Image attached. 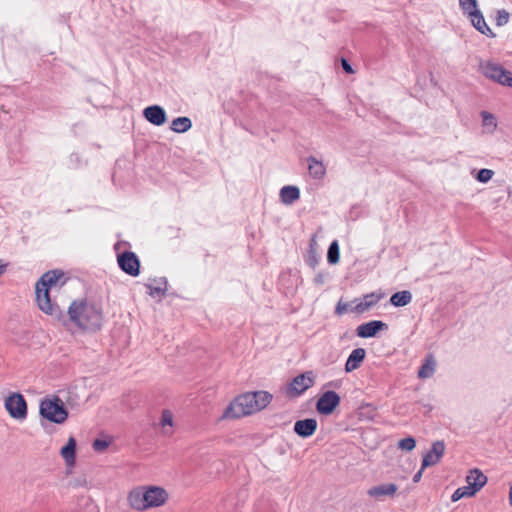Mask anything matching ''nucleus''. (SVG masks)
Here are the masks:
<instances>
[{
	"instance_id": "22",
	"label": "nucleus",
	"mask_w": 512,
	"mask_h": 512,
	"mask_svg": "<svg viewBox=\"0 0 512 512\" xmlns=\"http://www.w3.org/2000/svg\"><path fill=\"white\" fill-rule=\"evenodd\" d=\"M435 368H436V360L434 359V357L431 354L427 355L423 364L419 368L418 377L421 379H426V378L431 377L433 375V373L435 372Z\"/></svg>"
},
{
	"instance_id": "6",
	"label": "nucleus",
	"mask_w": 512,
	"mask_h": 512,
	"mask_svg": "<svg viewBox=\"0 0 512 512\" xmlns=\"http://www.w3.org/2000/svg\"><path fill=\"white\" fill-rule=\"evenodd\" d=\"M479 70L486 78L503 86L512 87V72L500 64L492 61H482L480 62Z\"/></svg>"
},
{
	"instance_id": "11",
	"label": "nucleus",
	"mask_w": 512,
	"mask_h": 512,
	"mask_svg": "<svg viewBox=\"0 0 512 512\" xmlns=\"http://www.w3.org/2000/svg\"><path fill=\"white\" fill-rule=\"evenodd\" d=\"M445 452V444L443 441H435L431 449L424 455L422 461V469L436 465L440 462Z\"/></svg>"
},
{
	"instance_id": "13",
	"label": "nucleus",
	"mask_w": 512,
	"mask_h": 512,
	"mask_svg": "<svg viewBox=\"0 0 512 512\" xmlns=\"http://www.w3.org/2000/svg\"><path fill=\"white\" fill-rule=\"evenodd\" d=\"M143 115L148 122L155 126H161L167 120L165 110L159 105L146 107L143 111Z\"/></svg>"
},
{
	"instance_id": "40",
	"label": "nucleus",
	"mask_w": 512,
	"mask_h": 512,
	"mask_svg": "<svg viewBox=\"0 0 512 512\" xmlns=\"http://www.w3.org/2000/svg\"><path fill=\"white\" fill-rule=\"evenodd\" d=\"M464 496L462 495L461 491L458 489L455 490V492L452 494L451 496V500L453 502H456L458 500H460L461 498H463Z\"/></svg>"
},
{
	"instance_id": "8",
	"label": "nucleus",
	"mask_w": 512,
	"mask_h": 512,
	"mask_svg": "<svg viewBox=\"0 0 512 512\" xmlns=\"http://www.w3.org/2000/svg\"><path fill=\"white\" fill-rule=\"evenodd\" d=\"M315 383V375L313 371H306L294 377L287 386V395L290 397H298Z\"/></svg>"
},
{
	"instance_id": "15",
	"label": "nucleus",
	"mask_w": 512,
	"mask_h": 512,
	"mask_svg": "<svg viewBox=\"0 0 512 512\" xmlns=\"http://www.w3.org/2000/svg\"><path fill=\"white\" fill-rule=\"evenodd\" d=\"M316 429L317 421L314 418L298 420L294 424V432L302 438L312 436L315 433Z\"/></svg>"
},
{
	"instance_id": "34",
	"label": "nucleus",
	"mask_w": 512,
	"mask_h": 512,
	"mask_svg": "<svg viewBox=\"0 0 512 512\" xmlns=\"http://www.w3.org/2000/svg\"><path fill=\"white\" fill-rule=\"evenodd\" d=\"M496 25L497 26H504L508 23L509 21V13L506 11V10H499L497 12V16H496Z\"/></svg>"
},
{
	"instance_id": "28",
	"label": "nucleus",
	"mask_w": 512,
	"mask_h": 512,
	"mask_svg": "<svg viewBox=\"0 0 512 512\" xmlns=\"http://www.w3.org/2000/svg\"><path fill=\"white\" fill-rule=\"evenodd\" d=\"M166 286H167V281L161 279V282H160V284L158 286H152L150 284H147L146 288L148 290V294L150 296H152V297H155V296H163V295H165Z\"/></svg>"
},
{
	"instance_id": "25",
	"label": "nucleus",
	"mask_w": 512,
	"mask_h": 512,
	"mask_svg": "<svg viewBox=\"0 0 512 512\" xmlns=\"http://www.w3.org/2000/svg\"><path fill=\"white\" fill-rule=\"evenodd\" d=\"M254 398V404L258 411L264 409L272 400V395L267 391L251 392Z\"/></svg>"
},
{
	"instance_id": "33",
	"label": "nucleus",
	"mask_w": 512,
	"mask_h": 512,
	"mask_svg": "<svg viewBox=\"0 0 512 512\" xmlns=\"http://www.w3.org/2000/svg\"><path fill=\"white\" fill-rule=\"evenodd\" d=\"M160 424L162 427L173 425V414L170 410H163L161 415Z\"/></svg>"
},
{
	"instance_id": "29",
	"label": "nucleus",
	"mask_w": 512,
	"mask_h": 512,
	"mask_svg": "<svg viewBox=\"0 0 512 512\" xmlns=\"http://www.w3.org/2000/svg\"><path fill=\"white\" fill-rule=\"evenodd\" d=\"M481 117H482L483 126L489 128L490 132H493L497 127V121H496L495 116L487 111H482Z\"/></svg>"
},
{
	"instance_id": "19",
	"label": "nucleus",
	"mask_w": 512,
	"mask_h": 512,
	"mask_svg": "<svg viewBox=\"0 0 512 512\" xmlns=\"http://www.w3.org/2000/svg\"><path fill=\"white\" fill-rule=\"evenodd\" d=\"M76 453V440L73 437L68 439L67 444L62 447L60 454L67 466H74Z\"/></svg>"
},
{
	"instance_id": "2",
	"label": "nucleus",
	"mask_w": 512,
	"mask_h": 512,
	"mask_svg": "<svg viewBox=\"0 0 512 512\" xmlns=\"http://www.w3.org/2000/svg\"><path fill=\"white\" fill-rule=\"evenodd\" d=\"M168 493L159 486H139L132 489L127 497L129 506L137 511H146L166 503Z\"/></svg>"
},
{
	"instance_id": "37",
	"label": "nucleus",
	"mask_w": 512,
	"mask_h": 512,
	"mask_svg": "<svg viewBox=\"0 0 512 512\" xmlns=\"http://www.w3.org/2000/svg\"><path fill=\"white\" fill-rule=\"evenodd\" d=\"M459 490L461 491V493L464 497H471V496L475 495L477 492L476 489H474L473 486L470 484L460 487Z\"/></svg>"
},
{
	"instance_id": "18",
	"label": "nucleus",
	"mask_w": 512,
	"mask_h": 512,
	"mask_svg": "<svg viewBox=\"0 0 512 512\" xmlns=\"http://www.w3.org/2000/svg\"><path fill=\"white\" fill-rule=\"evenodd\" d=\"M380 298L381 296H378L374 293L367 294L364 296L363 301H359L353 307V309H351V312H356L359 314L364 313L365 311L376 305L379 302Z\"/></svg>"
},
{
	"instance_id": "31",
	"label": "nucleus",
	"mask_w": 512,
	"mask_h": 512,
	"mask_svg": "<svg viewBox=\"0 0 512 512\" xmlns=\"http://www.w3.org/2000/svg\"><path fill=\"white\" fill-rule=\"evenodd\" d=\"M416 441L413 437H406L398 442V447L405 451H411L415 448Z\"/></svg>"
},
{
	"instance_id": "20",
	"label": "nucleus",
	"mask_w": 512,
	"mask_h": 512,
	"mask_svg": "<svg viewBox=\"0 0 512 512\" xmlns=\"http://www.w3.org/2000/svg\"><path fill=\"white\" fill-rule=\"evenodd\" d=\"M300 198V190L296 186H284L280 190V199L282 203L291 205Z\"/></svg>"
},
{
	"instance_id": "16",
	"label": "nucleus",
	"mask_w": 512,
	"mask_h": 512,
	"mask_svg": "<svg viewBox=\"0 0 512 512\" xmlns=\"http://www.w3.org/2000/svg\"><path fill=\"white\" fill-rule=\"evenodd\" d=\"M398 490V486L394 483L381 484L371 487L367 494L376 499H383L385 497H393Z\"/></svg>"
},
{
	"instance_id": "41",
	"label": "nucleus",
	"mask_w": 512,
	"mask_h": 512,
	"mask_svg": "<svg viewBox=\"0 0 512 512\" xmlns=\"http://www.w3.org/2000/svg\"><path fill=\"white\" fill-rule=\"evenodd\" d=\"M308 263H309L310 266L315 267L317 265V263H318L317 257L314 256V255H311L309 257V259H308Z\"/></svg>"
},
{
	"instance_id": "44",
	"label": "nucleus",
	"mask_w": 512,
	"mask_h": 512,
	"mask_svg": "<svg viewBox=\"0 0 512 512\" xmlns=\"http://www.w3.org/2000/svg\"><path fill=\"white\" fill-rule=\"evenodd\" d=\"M509 502H510V505L512 506V486L510 487V490H509Z\"/></svg>"
},
{
	"instance_id": "9",
	"label": "nucleus",
	"mask_w": 512,
	"mask_h": 512,
	"mask_svg": "<svg viewBox=\"0 0 512 512\" xmlns=\"http://www.w3.org/2000/svg\"><path fill=\"white\" fill-rule=\"evenodd\" d=\"M340 396L335 391H325L316 402V410L319 414L330 415L340 404Z\"/></svg>"
},
{
	"instance_id": "30",
	"label": "nucleus",
	"mask_w": 512,
	"mask_h": 512,
	"mask_svg": "<svg viewBox=\"0 0 512 512\" xmlns=\"http://www.w3.org/2000/svg\"><path fill=\"white\" fill-rule=\"evenodd\" d=\"M459 5L464 14L470 15L474 10H479L477 0H459Z\"/></svg>"
},
{
	"instance_id": "4",
	"label": "nucleus",
	"mask_w": 512,
	"mask_h": 512,
	"mask_svg": "<svg viewBox=\"0 0 512 512\" xmlns=\"http://www.w3.org/2000/svg\"><path fill=\"white\" fill-rule=\"evenodd\" d=\"M40 415L56 424L64 423L68 418V410L58 396L45 397L39 406Z\"/></svg>"
},
{
	"instance_id": "38",
	"label": "nucleus",
	"mask_w": 512,
	"mask_h": 512,
	"mask_svg": "<svg viewBox=\"0 0 512 512\" xmlns=\"http://www.w3.org/2000/svg\"><path fill=\"white\" fill-rule=\"evenodd\" d=\"M326 277H327V274H325L323 272H319L316 274L313 281L317 285H323L326 281Z\"/></svg>"
},
{
	"instance_id": "1",
	"label": "nucleus",
	"mask_w": 512,
	"mask_h": 512,
	"mask_svg": "<svg viewBox=\"0 0 512 512\" xmlns=\"http://www.w3.org/2000/svg\"><path fill=\"white\" fill-rule=\"evenodd\" d=\"M68 316L72 323L84 331L96 332L103 324L101 308L87 300L73 301L68 308Z\"/></svg>"
},
{
	"instance_id": "14",
	"label": "nucleus",
	"mask_w": 512,
	"mask_h": 512,
	"mask_svg": "<svg viewBox=\"0 0 512 512\" xmlns=\"http://www.w3.org/2000/svg\"><path fill=\"white\" fill-rule=\"evenodd\" d=\"M473 27L478 30L481 34L486 35L490 38H494L496 35L487 25L485 18L480 10H474L468 16Z\"/></svg>"
},
{
	"instance_id": "12",
	"label": "nucleus",
	"mask_w": 512,
	"mask_h": 512,
	"mask_svg": "<svg viewBox=\"0 0 512 512\" xmlns=\"http://www.w3.org/2000/svg\"><path fill=\"white\" fill-rule=\"evenodd\" d=\"M386 323L380 320H372L357 327V335L361 338L374 337L379 331L387 329Z\"/></svg>"
},
{
	"instance_id": "10",
	"label": "nucleus",
	"mask_w": 512,
	"mask_h": 512,
	"mask_svg": "<svg viewBox=\"0 0 512 512\" xmlns=\"http://www.w3.org/2000/svg\"><path fill=\"white\" fill-rule=\"evenodd\" d=\"M120 269L130 276H138L140 273V261L136 254L131 251H124L117 257Z\"/></svg>"
},
{
	"instance_id": "24",
	"label": "nucleus",
	"mask_w": 512,
	"mask_h": 512,
	"mask_svg": "<svg viewBox=\"0 0 512 512\" xmlns=\"http://www.w3.org/2000/svg\"><path fill=\"white\" fill-rule=\"evenodd\" d=\"M412 301V294L408 290L399 291L390 297V303L395 307H403Z\"/></svg>"
},
{
	"instance_id": "17",
	"label": "nucleus",
	"mask_w": 512,
	"mask_h": 512,
	"mask_svg": "<svg viewBox=\"0 0 512 512\" xmlns=\"http://www.w3.org/2000/svg\"><path fill=\"white\" fill-rule=\"evenodd\" d=\"M366 356V351L364 348H356L349 355L346 364L345 370L346 372H352L358 369L361 363L364 361Z\"/></svg>"
},
{
	"instance_id": "3",
	"label": "nucleus",
	"mask_w": 512,
	"mask_h": 512,
	"mask_svg": "<svg viewBox=\"0 0 512 512\" xmlns=\"http://www.w3.org/2000/svg\"><path fill=\"white\" fill-rule=\"evenodd\" d=\"M62 276V271L51 270L44 273L35 285L36 300L39 309L55 317L62 316V312L58 305L52 303L49 290L52 286L56 285Z\"/></svg>"
},
{
	"instance_id": "39",
	"label": "nucleus",
	"mask_w": 512,
	"mask_h": 512,
	"mask_svg": "<svg viewBox=\"0 0 512 512\" xmlns=\"http://www.w3.org/2000/svg\"><path fill=\"white\" fill-rule=\"evenodd\" d=\"M341 64H342L343 70L346 73H353V69H352L351 65L349 64V62L346 59L342 58L341 59Z\"/></svg>"
},
{
	"instance_id": "35",
	"label": "nucleus",
	"mask_w": 512,
	"mask_h": 512,
	"mask_svg": "<svg viewBox=\"0 0 512 512\" xmlns=\"http://www.w3.org/2000/svg\"><path fill=\"white\" fill-rule=\"evenodd\" d=\"M109 443L103 439H96L93 441L92 447L96 452H103L108 447Z\"/></svg>"
},
{
	"instance_id": "23",
	"label": "nucleus",
	"mask_w": 512,
	"mask_h": 512,
	"mask_svg": "<svg viewBox=\"0 0 512 512\" xmlns=\"http://www.w3.org/2000/svg\"><path fill=\"white\" fill-rule=\"evenodd\" d=\"M307 161L310 175L315 179H321L326 173L323 163L312 156H310Z\"/></svg>"
},
{
	"instance_id": "7",
	"label": "nucleus",
	"mask_w": 512,
	"mask_h": 512,
	"mask_svg": "<svg viewBox=\"0 0 512 512\" xmlns=\"http://www.w3.org/2000/svg\"><path fill=\"white\" fill-rule=\"evenodd\" d=\"M4 407L13 419L24 420L27 417V402L21 393L9 394L4 401Z\"/></svg>"
},
{
	"instance_id": "5",
	"label": "nucleus",
	"mask_w": 512,
	"mask_h": 512,
	"mask_svg": "<svg viewBox=\"0 0 512 512\" xmlns=\"http://www.w3.org/2000/svg\"><path fill=\"white\" fill-rule=\"evenodd\" d=\"M258 411L252 393L236 397L224 410L221 419H238Z\"/></svg>"
},
{
	"instance_id": "26",
	"label": "nucleus",
	"mask_w": 512,
	"mask_h": 512,
	"mask_svg": "<svg viewBox=\"0 0 512 512\" xmlns=\"http://www.w3.org/2000/svg\"><path fill=\"white\" fill-rule=\"evenodd\" d=\"M192 127V121L188 117L175 118L171 123V130L176 133H184Z\"/></svg>"
},
{
	"instance_id": "32",
	"label": "nucleus",
	"mask_w": 512,
	"mask_h": 512,
	"mask_svg": "<svg viewBox=\"0 0 512 512\" xmlns=\"http://www.w3.org/2000/svg\"><path fill=\"white\" fill-rule=\"evenodd\" d=\"M494 172L490 169H481L476 175V179L481 183H486L492 179Z\"/></svg>"
},
{
	"instance_id": "43",
	"label": "nucleus",
	"mask_w": 512,
	"mask_h": 512,
	"mask_svg": "<svg viewBox=\"0 0 512 512\" xmlns=\"http://www.w3.org/2000/svg\"><path fill=\"white\" fill-rule=\"evenodd\" d=\"M6 271V265L2 264V261L0 260V276L4 274Z\"/></svg>"
},
{
	"instance_id": "21",
	"label": "nucleus",
	"mask_w": 512,
	"mask_h": 512,
	"mask_svg": "<svg viewBox=\"0 0 512 512\" xmlns=\"http://www.w3.org/2000/svg\"><path fill=\"white\" fill-rule=\"evenodd\" d=\"M466 481L478 492L486 484L487 477L479 469H473L467 475Z\"/></svg>"
},
{
	"instance_id": "36",
	"label": "nucleus",
	"mask_w": 512,
	"mask_h": 512,
	"mask_svg": "<svg viewBox=\"0 0 512 512\" xmlns=\"http://www.w3.org/2000/svg\"><path fill=\"white\" fill-rule=\"evenodd\" d=\"M351 309H353V307H351L349 303L339 301L336 306L335 313L337 315H343L345 312L351 311Z\"/></svg>"
},
{
	"instance_id": "42",
	"label": "nucleus",
	"mask_w": 512,
	"mask_h": 512,
	"mask_svg": "<svg viewBox=\"0 0 512 512\" xmlns=\"http://www.w3.org/2000/svg\"><path fill=\"white\" fill-rule=\"evenodd\" d=\"M424 469H420L414 476H413V482L414 483H417L420 481L421 477H422V472H423Z\"/></svg>"
},
{
	"instance_id": "27",
	"label": "nucleus",
	"mask_w": 512,
	"mask_h": 512,
	"mask_svg": "<svg viewBox=\"0 0 512 512\" xmlns=\"http://www.w3.org/2000/svg\"><path fill=\"white\" fill-rule=\"evenodd\" d=\"M339 258H340L339 245H338V242L336 240H334L328 248L327 260L330 264H337L339 262Z\"/></svg>"
}]
</instances>
